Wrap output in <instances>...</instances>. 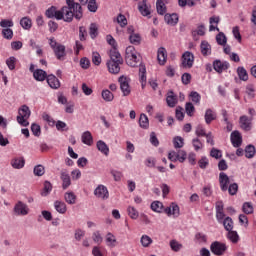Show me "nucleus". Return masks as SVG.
<instances>
[{
  "label": "nucleus",
  "mask_w": 256,
  "mask_h": 256,
  "mask_svg": "<svg viewBox=\"0 0 256 256\" xmlns=\"http://www.w3.org/2000/svg\"><path fill=\"white\" fill-rule=\"evenodd\" d=\"M48 19H56L57 21H65V23H71L73 17L78 21L83 18V8L81 4L75 1H67V6H63L57 10V7L51 6L45 12Z\"/></svg>",
  "instance_id": "f257e3e1"
},
{
  "label": "nucleus",
  "mask_w": 256,
  "mask_h": 256,
  "mask_svg": "<svg viewBox=\"0 0 256 256\" xmlns=\"http://www.w3.org/2000/svg\"><path fill=\"white\" fill-rule=\"evenodd\" d=\"M110 60L106 63L109 73L117 75L121 71V65H123V57L117 49L110 50Z\"/></svg>",
  "instance_id": "f03ea898"
},
{
  "label": "nucleus",
  "mask_w": 256,
  "mask_h": 256,
  "mask_svg": "<svg viewBox=\"0 0 256 256\" xmlns=\"http://www.w3.org/2000/svg\"><path fill=\"white\" fill-rule=\"evenodd\" d=\"M125 61L129 67H139L141 65V55L137 53L134 46L126 48Z\"/></svg>",
  "instance_id": "7ed1b4c3"
},
{
  "label": "nucleus",
  "mask_w": 256,
  "mask_h": 256,
  "mask_svg": "<svg viewBox=\"0 0 256 256\" xmlns=\"http://www.w3.org/2000/svg\"><path fill=\"white\" fill-rule=\"evenodd\" d=\"M49 45L54 52V55L58 61H65V57H67V50L65 45L57 43L55 38L49 39Z\"/></svg>",
  "instance_id": "20e7f679"
},
{
  "label": "nucleus",
  "mask_w": 256,
  "mask_h": 256,
  "mask_svg": "<svg viewBox=\"0 0 256 256\" xmlns=\"http://www.w3.org/2000/svg\"><path fill=\"white\" fill-rule=\"evenodd\" d=\"M29 117H31V110L27 105H23L18 111L17 122L22 127H27L29 126V121H27Z\"/></svg>",
  "instance_id": "39448f33"
},
{
  "label": "nucleus",
  "mask_w": 256,
  "mask_h": 256,
  "mask_svg": "<svg viewBox=\"0 0 256 256\" xmlns=\"http://www.w3.org/2000/svg\"><path fill=\"white\" fill-rule=\"evenodd\" d=\"M195 63V55L190 51H186L183 53L181 57V67L183 69H191Z\"/></svg>",
  "instance_id": "423d86ee"
},
{
  "label": "nucleus",
  "mask_w": 256,
  "mask_h": 256,
  "mask_svg": "<svg viewBox=\"0 0 256 256\" xmlns=\"http://www.w3.org/2000/svg\"><path fill=\"white\" fill-rule=\"evenodd\" d=\"M210 251L217 256L225 255V251H227V245H225V243L215 241L210 245Z\"/></svg>",
  "instance_id": "0eeeda50"
},
{
  "label": "nucleus",
  "mask_w": 256,
  "mask_h": 256,
  "mask_svg": "<svg viewBox=\"0 0 256 256\" xmlns=\"http://www.w3.org/2000/svg\"><path fill=\"white\" fill-rule=\"evenodd\" d=\"M240 129L243 131H251L253 129V117L242 115L239 118Z\"/></svg>",
  "instance_id": "6e6552de"
},
{
  "label": "nucleus",
  "mask_w": 256,
  "mask_h": 256,
  "mask_svg": "<svg viewBox=\"0 0 256 256\" xmlns=\"http://www.w3.org/2000/svg\"><path fill=\"white\" fill-rule=\"evenodd\" d=\"M15 215L25 217V215H29V206L23 203L22 201H18L13 209Z\"/></svg>",
  "instance_id": "1a4fd4ad"
},
{
  "label": "nucleus",
  "mask_w": 256,
  "mask_h": 256,
  "mask_svg": "<svg viewBox=\"0 0 256 256\" xmlns=\"http://www.w3.org/2000/svg\"><path fill=\"white\" fill-rule=\"evenodd\" d=\"M94 195L98 199H102L103 201L109 199V190L107 187L103 184H100L97 186V188L94 190Z\"/></svg>",
  "instance_id": "9d476101"
},
{
  "label": "nucleus",
  "mask_w": 256,
  "mask_h": 256,
  "mask_svg": "<svg viewBox=\"0 0 256 256\" xmlns=\"http://www.w3.org/2000/svg\"><path fill=\"white\" fill-rule=\"evenodd\" d=\"M118 81L120 83V89H121L124 97H127L128 95H130L131 87L129 86V78H127L125 76H121Z\"/></svg>",
  "instance_id": "9b49d317"
},
{
  "label": "nucleus",
  "mask_w": 256,
  "mask_h": 256,
  "mask_svg": "<svg viewBox=\"0 0 256 256\" xmlns=\"http://www.w3.org/2000/svg\"><path fill=\"white\" fill-rule=\"evenodd\" d=\"M229 67L230 65L227 61L215 60L213 62V69L216 71V73H223V71H227Z\"/></svg>",
  "instance_id": "f8f14e48"
},
{
  "label": "nucleus",
  "mask_w": 256,
  "mask_h": 256,
  "mask_svg": "<svg viewBox=\"0 0 256 256\" xmlns=\"http://www.w3.org/2000/svg\"><path fill=\"white\" fill-rule=\"evenodd\" d=\"M230 183H231V180L229 179V176L224 172H221L219 174V185H220L221 191L223 192L227 191V189H229Z\"/></svg>",
  "instance_id": "ddd939ff"
},
{
  "label": "nucleus",
  "mask_w": 256,
  "mask_h": 256,
  "mask_svg": "<svg viewBox=\"0 0 256 256\" xmlns=\"http://www.w3.org/2000/svg\"><path fill=\"white\" fill-rule=\"evenodd\" d=\"M138 11L141 13V15H143V17H148V19H151V6L147 5V2H139Z\"/></svg>",
  "instance_id": "4468645a"
},
{
  "label": "nucleus",
  "mask_w": 256,
  "mask_h": 256,
  "mask_svg": "<svg viewBox=\"0 0 256 256\" xmlns=\"http://www.w3.org/2000/svg\"><path fill=\"white\" fill-rule=\"evenodd\" d=\"M231 143L233 147H241L243 143V137H241V133L239 131H233L230 136Z\"/></svg>",
  "instance_id": "2eb2a0df"
},
{
  "label": "nucleus",
  "mask_w": 256,
  "mask_h": 256,
  "mask_svg": "<svg viewBox=\"0 0 256 256\" xmlns=\"http://www.w3.org/2000/svg\"><path fill=\"white\" fill-rule=\"evenodd\" d=\"M46 81L51 89H59V87H61V82L59 81V78L53 74L48 75Z\"/></svg>",
  "instance_id": "dca6fc26"
},
{
  "label": "nucleus",
  "mask_w": 256,
  "mask_h": 256,
  "mask_svg": "<svg viewBox=\"0 0 256 256\" xmlns=\"http://www.w3.org/2000/svg\"><path fill=\"white\" fill-rule=\"evenodd\" d=\"M60 179L62 181V189H69L71 187V176L67 171H62L60 173Z\"/></svg>",
  "instance_id": "f3484780"
},
{
  "label": "nucleus",
  "mask_w": 256,
  "mask_h": 256,
  "mask_svg": "<svg viewBox=\"0 0 256 256\" xmlns=\"http://www.w3.org/2000/svg\"><path fill=\"white\" fill-rule=\"evenodd\" d=\"M204 119L206 125H211L217 119V113L213 109L208 108L205 112Z\"/></svg>",
  "instance_id": "a211bd4d"
},
{
  "label": "nucleus",
  "mask_w": 256,
  "mask_h": 256,
  "mask_svg": "<svg viewBox=\"0 0 256 256\" xmlns=\"http://www.w3.org/2000/svg\"><path fill=\"white\" fill-rule=\"evenodd\" d=\"M164 20L167 23V25H171L172 27H175L177 23H179V15L173 13V14H166L164 16Z\"/></svg>",
  "instance_id": "6ab92c4d"
},
{
  "label": "nucleus",
  "mask_w": 256,
  "mask_h": 256,
  "mask_svg": "<svg viewBox=\"0 0 256 256\" xmlns=\"http://www.w3.org/2000/svg\"><path fill=\"white\" fill-rule=\"evenodd\" d=\"M10 165L13 169H23L25 167V158L15 157L11 160Z\"/></svg>",
  "instance_id": "aec40b11"
},
{
  "label": "nucleus",
  "mask_w": 256,
  "mask_h": 256,
  "mask_svg": "<svg viewBox=\"0 0 256 256\" xmlns=\"http://www.w3.org/2000/svg\"><path fill=\"white\" fill-rule=\"evenodd\" d=\"M54 209L57 211V213L65 215V213H67V204H65L63 201L56 200L54 202Z\"/></svg>",
  "instance_id": "412c9836"
},
{
  "label": "nucleus",
  "mask_w": 256,
  "mask_h": 256,
  "mask_svg": "<svg viewBox=\"0 0 256 256\" xmlns=\"http://www.w3.org/2000/svg\"><path fill=\"white\" fill-rule=\"evenodd\" d=\"M157 59L159 65H165L167 63V50L165 48H159L157 53Z\"/></svg>",
  "instance_id": "4be33fe9"
},
{
  "label": "nucleus",
  "mask_w": 256,
  "mask_h": 256,
  "mask_svg": "<svg viewBox=\"0 0 256 256\" xmlns=\"http://www.w3.org/2000/svg\"><path fill=\"white\" fill-rule=\"evenodd\" d=\"M105 241L107 247H110L111 249H113V247H117V238L113 235V233L108 232L106 234Z\"/></svg>",
  "instance_id": "5701e85b"
},
{
  "label": "nucleus",
  "mask_w": 256,
  "mask_h": 256,
  "mask_svg": "<svg viewBox=\"0 0 256 256\" xmlns=\"http://www.w3.org/2000/svg\"><path fill=\"white\" fill-rule=\"evenodd\" d=\"M200 50L203 57H208V55H211V44L203 40L200 44Z\"/></svg>",
  "instance_id": "b1692460"
},
{
  "label": "nucleus",
  "mask_w": 256,
  "mask_h": 256,
  "mask_svg": "<svg viewBox=\"0 0 256 256\" xmlns=\"http://www.w3.org/2000/svg\"><path fill=\"white\" fill-rule=\"evenodd\" d=\"M33 77L36 81H45L49 75L43 69H36L33 73Z\"/></svg>",
  "instance_id": "393cba45"
},
{
  "label": "nucleus",
  "mask_w": 256,
  "mask_h": 256,
  "mask_svg": "<svg viewBox=\"0 0 256 256\" xmlns=\"http://www.w3.org/2000/svg\"><path fill=\"white\" fill-rule=\"evenodd\" d=\"M96 147L98 151L102 152L103 155H105L106 157L109 156V146H107V144L104 141L99 140L96 144Z\"/></svg>",
  "instance_id": "a878e982"
},
{
  "label": "nucleus",
  "mask_w": 256,
  "mask_h": 256,
  "mask_svg": "<svg viewBox=\"0 0 256 256\" xmlns=\"http://www.w3.org/2000/svg\"><path fill=\"white\" fill-rule=\"evenodd\" d=\"M237 75L240 79V81H249V74L247 73V70L243 66H239L237 68Z\"/></svg>",
  "instance_id": "bb28decb"
},
{
  "label": "nucleus",
  "mask_w": 256,
  "mask_h": 256,
  "mask_svg": "<svg viewBox=\"0 0 256 256\" xmlns=\"http://www.w3.org/2000/svg\"><path fill=\"white\" fill-rule=\"evenodd\" d=\"M166 103L168 107H175V105H177V96L175 93H173V91L168 92Z\"/></svg>",
  "instance_id": "cd10ccee"
},
{
  "label": "nucleus",
  "mask_w": 256,
  "mask_h": 256,
  "mask_svg": "<svg viewBox=\"0 0 256 256\" xmlns=\"http://www.w3.org/2000/svg\"><path fill=\"white\" fill-rule=\"evenodd\" d=\"M82 143L88 146L93 145V135H91V132L86 131L82 134Z\"/></svg>",
  "instance_id": "c85d7f7f"
},
{
  "label": "nucleus",
  "mask_w": 256,
  "mask_h": 256,
  "mask_svg": "<svg viewBox=\"0 0 256 256\" xmlns=\"http://www.w3.org/2000/svg\"><path fill=\"white\" fill-rule=\"evenodd\" d=\"M64 199L68 205H75V202L77 200V196L73 192H66L64 195Z\"/></svg>",
  "instance_id": "c756f323"
},
{
  "label": "nucleus",
  "mask_w": 256,
  "mask_h": 256,
  "mask_svg": "<svg viewBox=\"0 0 256 256\" xmlns=\"http://www.w3.org/2000/svg\"><path fill=\"white\" fill-rule=\"evenodd\" d=\"M102 99H104V101L111 103V101H113V99H115V96L113 95V92L110 90H103L102 93Z\"/></svg>",
  "instance_id": "7c9ffc66"
},
{
  "label": "nucleus",
  "mask_w": 256,
  "mask_h": 256,
  "mask_svg": "<svg viewBox=\"0 0 256 256\" xmlns=\"http://www.w3.org/2000/svg\"><path fill=\"white\" fill-rule=\"evenodd\" d=\"M127 213L130 219L137 220L139 219V211L133 206H128Z\"/></svg>",
  "instance_id": "2f4dec72"
},
{
  "label": "nucleus",
  "mask_w": 256,
  "mask_h": 256,
  "mask_svg": "<svg viewBox=\"0 0 256 256\" xmlns=\"http://www.w3.org/2000/svg\"><path fill=\"white\" fill-rule=\"evenodd\" d=\"M156 9L159 15H165V13H167V6L165 5L164 1H157Z\"/></svg>",
  "instance_id": "473e14b6"
},
{
  "label": "nucleus",
  "mask_w": 256,
  "mask_h": 256,
  "mask_svg": "<svg viewBox=\"0 0 256 256\" xmlns=\"http://www.w3.org/2000/svg\"><path fill=\"white\" fill-rule=\"evenodd\" d=\"M20 25H21V27H23L27 31H29V29H31V27H33V23H32V21L29 17L22 18L20 20Z\"/></svg>",
  "instance_id": "72a5a7b5"
},
{
  "label": "nucleus",
  "mask_w": 256,
  "mask_h": 256,
  "mask_svg": "<svg viewBox=\"0 0 256 256\" xmlns=\"http://www.w3.org/2000/svg\"><path fill=\"white\" fill-rule=\"evenodd\" d=\"M227 237H228L229 241H231L232 243L239 242V234L237 233V231L229 230Z\"/></svg>",
  "instance_id": "f704fd0d"
},
{
  "label": "nucleus",
  "mask_w": 256,
  "mask_h": 256,
  "mask_svg": "<svg viewBox=\"0 0 256 256\" xmlns=\"http://www.w3.org/2000/svg\"><path fill=\"white\" fill-rule=\"evenodd\" d=\"M245 157H247V159H253V157H255V146L248 145L245 148Z\"/></svg>",
  "instance_id": "c9c22d12"
},
{
  "label": "nucleus",
  "mask_w": 256,
  "mask_h": 256,
  "mask_svg": "<svg viewBox=\"0 0 256 256\" xmlns=\"http://www.w3.org/2000/svg\"><path fill=\"white\" fill-rule=\"evenodd\" d=\"M139 125L142 129H147L149 127V118L145 114L140 115Z\"/></svg>",
  "instance_id": "e433bc0d"
},
{
  "label": "nucleus",
  "mask_w": 256,
  "mask_h": 256,
  "mask_svg": "<svg viewBox=\"0 0 256 256\" xmlns=\"http://www.w3.org/2000/svg\"><path fill=\"white\" fill-rule=\"evenodd\" d=\"M6 65L10 71H14L15 65H17V58L11 56L6 60Z\"/></svg>",
  "instance_id": "4c0bfd02"
},
{
  "label": "nucleus",
  "mask_w": 256,
  "mask_h": 256,
  "mask_svg": "<svg viewBox=\"0 0 256 256\" xmlns=\"http://www.w3.org/2000/svg\"><path fill=\"white\" fill-rule=\"evenodd\" d=\"M33 173L36 177H43L45 175V167L39 164L34 167Z\"/></svg>",
  "instance_id": "58836bf2"
},
{
  "label": "nucleus",
  "mask_w": 256,
  "mask_h": 256,
  "mask_svg": "<svg viewBox=\"0 0 256 256\" xmlns=\"http://www.w3.org/2000/svg\"><path fill=\"white\" fill-rule=\"evenodd\" d=\"M222 222L226 231H233V219L231 217H226Z\"/></svg>",
  "instance_id": "ea45409f"
},
{
  "label": "nucleus",
  "mask_w": 256,
  "mask_h": 256,
  "mask_svg": "<svg viewBox=\"0 0 256 256\" xmlns=\"http://www.w3.org/2000/svg\"><path fill=\"white\" fill-rule=\"evenodd\" d=\"M152 211H155V213H162L163 211V203L159 201H154L151 204Z\"/></svg>",
  "instance_id": "a19ab883"
},
{
  "label": "nucleus",
  "mask_w": 256,
  "mask_h": 256,
  "mask_svg": "<svg viewBox=\"0 0 256 256\" xmlns=\"http://www.w3.org/2000/svg\"><path fill=\"white\" fill-rule=\"evenodd\" d=\"M129 41L132 45H140L141 44V35L135 33L129 36Z\"/></svg>",
  "instance_id": "79ce46f5"
},
{
  "label": "nucleus",
  "mask_w": 256,
  "mask_h": 256,
  "mask_svg": "<svg viewBox=\"0 0 256 256\" xmlns=\"http://www.w3.org/2000/svg\"><path fill=\"white\" fill-rule=\"evenodd\" d=\"M92 241H94V243H96L97 245H101V243H103V236H101V232H93Z\"/></svg>",
  "instance_id": "37998d69"
},
{
  "label": "nucleus",
  "mask_w": 256,
  "mask_h": 256,
  "mask_svg": "<svg viewBox=\"0 0 256 256\" xmlns=\"http://www.w3.org/2000/svg\"><path fill=\"white\" fill-rule=\"evenodd\" d=\"M242 210L245 215H251L253 213V205L251 202H245L242 206Z\"/></svg>",
  "instance_id": "c03bdc74"
},
{
  "label": "nucleus",
  "mask_w": 256,
  "mask_h": 256,
  "mask_svg": "<svg viewBox=\"0 0 256 256\" xmlns=\"http://www.w3.org/2000/svg\"><path fill=\"white\" fill-rule=\"evenodd\" d=\"M170 247H171L172 251H175L177 253V252L181 251V249H183V244L177 242L176 240H171Z\"/></svg>",
  "instance_id": "a18cd8bd"
},
{
  "label": "nucleus",
  "mask_w": 256,
  "mask_h": 256,
  "mask_svg": "<svg viewBox=\"0 0 256 256\" xmlns=\"http://www.w3.org/2000/svg\"><path fill=\"white\" fill-rule=\"evenodd\" d=\"M51 191H53V185H51V182L45 181L44 182V191L42 192V195L44 197H47V195H49V193H51Z\"/></svg>",
  "instance_id": "49530a36"
},
{
  "label": "nucleus",
  "mask_w": 256,
  "mask_h": 256,
  "mask_svg": "<svg viewBox=\"0 0 256 256\" xmlns=\"http://www.w3.org/2000/svg\"><path fill=\"white\" fill-rule=\"evenodd\" d=\"M140 243L143 247H149L153 243V239L147 235H142Z\"/></svg>",
  "instance_id": "de8ad7c7"
},
{
  "label": "nucleus",
  "mask_w": 256,
  "mask_h": 256,
  "mask_svg": "<svg viewBox=\"0 0 256 256\" xmlns=\"http://www.w3.org/2000/svg\"><path fill=\"white\" fill-rule=\"evenodd\" d=\"M192 145L194 147V151H201L203 148V142L199 138H194L192 140Z\"/></svg>",
  "instance_id": "09e8293b"
},
{
  "label": "nucleus",
  "mask_w": 256,
  "mask_h": 256,
  "mask_svg": "<svg viewBox=\"0 0 256 256\" xmlns=\"http://www.w3.org/2000/svg\"><path fill=\"white\" fill-rule=\"evenodd\" d=\"M216 41H217L218 45H226L227 44V37L225 36V34L223 32H220L216 36Z\"/></svg>",
  "instance_id": "8fccbe9b"
},
{
  "label": "nucleus",
  "mask_w": 256,
  "mask_h": 256,
  "mask_svg": "<svg viewBox=\"0 0 256 256\" xmlns=\"http://www.w3.org/2000/svg\"><path fill=\"white\" fill-rule=\"evenodd\" d=\"M227 191L229 195H237V192L239 191V185H237V183H232L228 186Z\"/></svg>",
  "instance_id": "3c124183"
},
{
  "label": "nucleus",
  "mask_w": 256,
  "mask_h": 256,
  "mask_svg": "<svg viewBox=\"0 0 256 256\" xmlns=\"http://www.w3.org/2000/svg\"><path fill=\"white\" fill-rule=\"evenodd\" d=\"M176 157L179 163H184L185 159H187V152L184 150H178V152H176Z\"/></svg>",
  "instance_id": "603ef678"
},
{
  "label": "nucleus",
  "mask_w": 256,
  "mask_h": 256,
  "mask_svg": "<svg viewBox=\"0 0 256 256\" xmlns=\"http://www.w3.org/2000/svg\"><path fill=\"white\" fill-rule=\"evenodd\" d=\"M2 35H3L4 39L11 40V39H13V30L11 28H4L2 30Z\"/></svg>",
  "instance_id": "864d4df0"
},
{
  "label": "nucleus",
  "mask_w": 256,
  "mask_h": 256,
  "mask_svg": "<svg viewBox=\"0 0 256 256\" xmlns=\"http://www.w3.org/2000/svg\"><path fill=\"white\" fill-rule=\"evenodd\" d=\"M98 31H99V28H97V24L92 23L90 25V32H89L91 39H95V37H97Z\"/></svg>",
  "instance_id": "5fc2aeb1"
},
{
  "label": "nucleus",
  "mask_w": 256,
  "mask_h": 256,
  "mask_svg": "<svg viewBox=\"0 0 256 256\" xmlns=\"http://www.w3.org/2000/svg\"><path fill=\"white\" fill-rule=\"evenodd\" d=\"M175 149H181L185 143L183 142V138L181 136H177L173 140Z\"/></svg>",
  "instance_id": "6e6d98bb"
},
{
  "label": "nucleus",
  "mask_w": 256,
  "mask_h": 256,
  "mask_svg": "<svg viewBox=\"0 0 256 256\" xmlns=\"http://www.w3.org/2000/svg\"><path fill=\"white\" fill-rule=\"evenodd\" d=\"M185 109H186L187 115L189 117H193V113H195V106H193V103L187 102L186 106H185Z\"/></svg>",
  "instance_id": "4d7b16f0"
},
{
  "label": "nucleus",
  "mask_w": 256,
  "mask_h": 256,
  "mask_svg": "<svg viewBox=\"0 0 256 256\" xmlns=\"http://www.w3.org/2000/svg\"><path fill=\"white\" fill-rule=\"evenodd\" d=\"M197 137H206L207 132L205 130V127H203V125H198L196 127V131H195Z\"/></svg>",
  "instance_id": "13d9d810"
},
{
  "label": "nucleus",
  "mask_w": 256,
  "mask_h": 256,
  "mask_svg": "<svg viewBox=\"0 0 256 256\" xmlns=\"http://www.w3.org/2000/svg\"><path fill=\"white\" fill-rule=\"evenodd\" d=\"M117 23L120 25V27H126L127 25V17L123 14H119L116 18Z\"/></svg>",
  "instance_id": "bf43d9fd"
},
{
  "label": "nucleus",
  "mask_w": 256,
  "mask_h": 256,
  "mask_svg": "<svg viewBox=\"0 0 256 256\" xmlns=\"http://www.w3.org/2000/svg\"><path fill=\"white\" fill-rule=\"evenodd\" d=\"M87 7L91 13H97V9H99V5L96 1H89Z\"/></svg>",
  "instance_id": "052dcab7"
},
{
  "label": "nucleus",
  "mask_w": 256,
  "mask_h": 256,
  "mask_svg": "<svg viewBox=\"0 0 256 256\" xmlns=\"http://www.w3.org/2000/svg\"><path fill=\"white\" fill-rule=\"evenodd\" d=\"M92 63H94L96 66L101 65V55L98 52L92 53Z\"/></svg>",
  "instance_id": "680f3d73"
},
{
  "label": "nucleus",
  "mask_w": 256,
  "mask_h": 256,
  "mask_svg": "<svg viewBox=\"0 0 256 256\" xmlns=\"http://www.w3.org/2000/svg\"><path fill=\"white\" fill-rule=\"evenodd\" d=\"M198 165L200 167V169H207V167L209 166V159H207V157H202L199 161H198Z\"/></svg>",
  "instance_id": "e2e57ef3"
},
{
  "label": "nucleus",
  "mask_w": 256,
  "mask_h": 256,
  "mask_svg": "<svg viewBox=\"0 0 256 256\" xmlns=\"http://www.w3.org/2000/svg\"><path fill=\"white\" fill-rule=\"evenodd\" d=\"M13 20L2 19L0 22V27L7 29V27H13Z\"/></svg>",
  "instance_id": "0e129e2a"
},
{
  "label": "nucleus",
  "mask_w": 256,
  "mask_h": 256,
  "mask_svg": "<svg viewBox=\"0 0 256 256\" xmlns=\"http://www.w3.org/2000/svg\"><path fill=\"white\" fill-rule=\"evenodd\" d=\"M190 97L193 103H201V95L198 92H191Z\"/></svg>",
  "instance_id": "69168bd1"
},
{
  "label": "nucleus",
  "mask_w": 256,
  "mask_h": 256,
  "mask_svg": "<svg viewBox=\"0 0 256 256\" xmlns=\"http://www.w3.org/2000/svg\"><path fill=\"white\" fill-rule=\"evenodd\" d=\"M171 207V214L173 215V217H178L179 216V205L172 203L170 205Z\"/></svg>",
  "instance_id": "338daca9"
},
{
  "label": "nucleus",
  "mask_w": 256,
  "mask_h": 256,
  "mask_svg": "<svg viewBox=\"0 0 256 256\" xmlns=\"http://www.w3.org/2000/svg\"><path fill=\"white\" fill-rule=\"evenodd\" d=\"M92 255L93 256H105V253L101 250V247L94 246L92 249Z\"/></svg>",
  "instance_id": "774afa93"
}]
</instances>
